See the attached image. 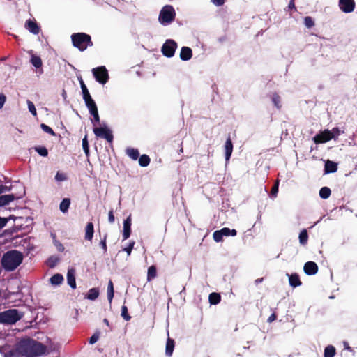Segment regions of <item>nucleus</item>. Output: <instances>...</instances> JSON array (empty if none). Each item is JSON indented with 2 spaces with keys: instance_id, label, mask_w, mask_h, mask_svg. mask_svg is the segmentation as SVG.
Listing matches in <instances>:
<instances>
[{
  "instance_id": "72a5a7b5",
  "label": "nucleus",
  "mask_w": 357,
  "mask_h": 357,
  "mask_svg": "<svg viewBox=\"0 0 357 357\" xmlns=\"http://www.w3.org/2000/svg\"><path fill=\"white\" fill-rule=\"evenodd\" d=\"M222 234L223 236H235L237 235V231L234 229H230L228 227H224L221 229Z\"/></svg>"
},
{
  "instance_id": "6ab92c4d",
  "label": "nucleus",
  "mask_w": 357,
  "mask_h": 357,
  "mask_svg": "<svg viewBox=\"0 0 357 357\" xmlns=\"http://www.w3.org/2000/svg\"><path fill=\"white\" fill-rule=\"evenodd\" d=\"M175 346L174 340L170 337L167 338L166 347H165V354L170 357L172 355Z\"/></svg>"
},
{
  "instance_id": "6e6552de",
  "label": "nucleus",
  "mask_w": 357,
  "mask_h": 357,
  "mask_svg": "<svg viewBox=\"0 0 357 357\" xmlns=\"http://www.w3.org/2000/svg\"><path fill=\"white\" fill-rule=\"evenodd\" d=\"M93 132L97 137L106 139L112 143L114 139L112 131L107 127H96L93 128Z\"/></svg>"
},
{
  "instance_id": "de8ad7c7",
  "label": "nucleus",
  "mask_w": 357,
  "mask_h": 357,
  "mask_svg": "<svg viewBox=\"0 0 357 357\" xmlns=\"http://www.w3.org/2000/svg\"><path fill=\"white\" fill-rule=\"evenodd\" d=\"M59 261V258L56 257L52 256L48 259V265L50 267H54Z\"/></svg>"
},
{
  "instance_id": "2f4dec72",
  "label": "nucleus",
  "mask_w": 357,
  "mask_h": 357,
  "mask_svg": "<svg viewBox=\"0 0 357 357\" xmlns=\"http://www.w3.org/2000/svg\"><path fill=\"white\" fill-rule=\"evenodd\" d=\"M331 194V190L328 187H322L319 190V196L322 199H328Z\"/></svg>"
},
{
  "instance_id": "c9c22d12",
  "label": "nucleus",
  "mask_w": 357,
  "mask_h": 357,
  "mask_svg": "<svg viewBox=\"0 0 357 357\" xmlns=\"http://www.w3.org/2000/svg\"><path fill=\"white\" fill-rule=\"evenodd\" d=\"M272 102L274 104V105L278 108L280 109L281 105V98L280 96L277 93H274L272 96Z\"/></svg>"
},
{
  "instance_id": "9d476101",
  "label": "nucleus",
  "mask_w": 357,
  "mask_h": 357,
  "mask_svg": "<svg viewBox=\"0 0 357 357\" xmlns=\"http://www.w3.org/2000/svg\"><path fill=\"white\" fill-rule=\"evenodd\" d=\"M340 8L344 13H351L355 8L354 0H339Z\"/></svg>"
},
{
  "instance_id": "c756f323",
  "label": "nucleus",
  "mask_w": 357,
  "mask_h": 357,
  "mask_svg": "<svg viewBox=\"0 0 357 357\" xmlns=\"http://www.w3.org/2000/svg\"><path fill=\"white\" fill-rule=\"evenodd\" d=\"M139 158V164L142 167H147L151 162V159L148 155L143 154Z\"/></svg>"
},
{
  "instance_id": "8fccbe9b",
  "label": "nucleus",
  "mask_w": 357,
  "mask_h": 357,
  "mask_svg": "<svg viewBox=\"0 0 357 357\" xmlns=\"http://www.w3.org/2000/svg\"><path fill=\"white\" fill-rule=\"evenodd\" d=\"M135 244V242L134 241H130L128 244V245L123 248V251L126 252L128 255H130L131 254V252L134 248V245Z\"/></svg>"
},
{
  "instance_id": "393cba45",
  "label": "nucleus",
  "mask_w": 357,
  "mask_h": 357,
  "mask_svg": "<svg viewBox=\"0 0 357 357\" xmlns=\"http://www.w3.org/2000/svg\"><path fill=\"white\" fill-rule=\"evenodd\" d=\"M209 303L211 305H217L221 301V296L218 293L213 292L208 296Z\"/></svg>"
},
{
  "instance_id": "4d7b16f0",
  "label": "nucleus",
  "mask_w": 357,
  "mask_h": 357,
  "mask_svg": "<svg viewBox=\"0 0 357 357\" xmlns=\"http://www.w3.org/2000/svg\"><path fill=\"white\" fill-rule=\"evenodd\" d=\"M216 6H221L225 3V0H211Z\"/></svg>"
},
{
  "instance_id": "13d9d810",
  "label": "nucleus",
  "mask_w": 357,
  "mask_h": 357,
  "mask_svg": "<svg viewBox=\"0 0 357 357\" xmlns=\"http://www.w3.org/2000/svg\"><path fill=\"white\" fill-rule=\"evenodd\" d=\"M333 133V139H335V136H339L340 134V131L338 128H334L331 130Z\"/></svg>"
},
{
  "instance_id": "864d4df0",
  "label": "nucleus",
  "mask_w": 357,
  "mask_h": 357,
  "mask_svg": "<svg viewBox=\"0 0 357 357\" xmlns=\"http://www.w3.org/2000/svg\"><path fill=\"white\" fill-rule=\"evenodd\" d=\"M278 192V184L276 183L275 184L272 188H271V195L273 197H275L277 193Z\"/></svg>"
},
{
  "instance_id": "bb28decb",
  "label": "nucleus",
  "mask_w": 357,
  "mask_h": 357,
  "mask_svg": "<svg viewBox=\"0 0 357 357\" xmlns=\"http://www.w3.org/2000/svg\"><path fill=\"white\" fill-rule=\"evenodd\" d=\"M298 238H299V243L301 245H305L307 243L308 234H307V231L305 229H303L300 232Z\"/></svg>"
},
{
  "instance_id": "79ce46f5",
  "label": "nucleus",
  "mask_w": 357,
  "mask_h": 357,
  "mask_svg": "<svg viewBox=\"0 0 357 357\" xmlns=\"http://www.w3.org/2000/svg\"><path fill=\"white\" fill-rule=\"evenodd\" d=\"M53 238H54V245L56 247V250L59 252H63L65 248H64V246L63 245V244L60 241H59L56 239L55 235H53Z\"/></svg>"
},
{
  "instance_id": "9b49d317",
  "label": "nucleus",
  "mask_w": 357,
  "mask_h": 357,
  "mask_svg": "<svg viewBox=\"0 0 357 357\" xmlns=\"http://www.w3.org/2000/svg\"><path fill=\"white\" fill-rule=\"evenodd\" d=\"M319 270L317 264L314 261H307L304 264L303 271L306 275H315Z\"/></svg>"
},
{
  "instance_id": "bf43d9fd",
  "label": "nucleus",
  "mask_w": 357,
  "mask_h": 357,
  "mask_svg": "<svg viewBox=\"0 0 357 357\" xmlns=\"http://www.w3.org/2000/svg\"><path fill=\"white\" fill-rule=\"evenodd\" d=\"M7 222L8 220L6 218L0 217V229L5 227Z\"/></svg>"
},
{
  "instance_id": "3c124183",
  "label": "nucleus",
  "mask_w": 357,
  "mask_h": 357,
  "mask_svg": "<svg viewBox=\"0 0 357 357\" xmlns=\"http://www.w3.org/2000/svg\"><path fill=\"white\" fill-rule=\"evenodd\" d=\"M55 179L57 181H64L67 179V176L64 173L57 172V173L55 176Z\"/></svg>"
},
{
  "instance_id": "4c0bfd02",
  "label": "nucleus",
  "mask_w": 357,
  "mask_h": 357,
  "mask_svg": "<svg viewBox=\"0 0 357 357\" xmlns=\"http://www.w3.org/2000/svg\"><path fill=\"white\" fill-rule=\"evenodd\" d=\"M121 317L125 319L126 321H129L131 319V317L128 314V307L126 305H123L121 307Z\"/></svg>"
},
{
  "instance_id": "aec40b11",
  "label": "nucleus",
  "mask_w": 357,
  "mask_h": 357,
  "mask_svg": "<svg viewBox=\"0 0 357 357\" xmlns=\"http://www.w3.org/2000/svg\"><path fill=\"white\" fill-rule=\"evenodd\" d=\"M126 153L133 160H137L139 157V152L138 149L132 147H128L126 149Z\"/></svg>"
},
{
  "instance_id": "423d86ee",
  "label": "nucleus",
  "mask_w": 357,
  "mask_h": 357,
  "mask_svg": "<svg viewBox=\"0 0 357 357\" xmlns=\"http://www.w3.org/2000/svg\"><path fill=\"white\" fill-rule=\"evenodd\" d=\"M93 75L96 80L100 84H105L109 80V74L105 66H99L92 69Z\"/></svg>"
},
{
  "instance_id": "f03ea898",
  "label": "nucleus",
  "mask_w": 357,
  "mask_h": 357,
  "mask_svg": "<svg viewBox=\"0 0 357 357\" xmlns=\"http://www.w3.org/2000/svg\"><path fill=\"white\" fill-rule=\"evenodd\" d=\"M23 255L17 250H10L3 254L1 259L2 267L7 271H13L22 262Z\"/></svg>"
},
{
  "instance_id": "a878e982",
  "label": "nucleus",
  "mask_w": 357,
  "mask_h": 357,
  "mask_svg": "<svg viewBox=\"0 0 357 357\" xmlns=\"http://www.w3.org/2000/svg\"><path fill=\"white\" fill-rule=\"evenodd\" d=\"M63 281V277L60 273L54 274L50 278V282L52 285H59Z\"/></svg>"
},
{
  "instance_id": "37998d69",
  "label": "nucleus",
  "mask_w": 357,
  "mask_h": 357,
  "mask_svg": "<svg viewBox=\"0 0 357 357\" xmlns=\"http://www.w3.org/2000/svg\"><path fill=\"white\" fill-rule=\"evenodd\" d=\"M82 148L86 155L89 154V146L86 135L82 139Z\"/></svg>"
},
{
  "instance_id": "7c9ffc66",
  "label": "nucleus",
  "mask_w": 357,
  "mask_h": 357,
  "mask_svg": "<svg viewBox=\"0 0 357 357\" xmlns=\"http://www.w3.org/2000/svg\"><path fill=\"white\" fill-rule=\"evenodd\" d=\"M99 296V290L97 288H91L89 289L86 298L89 300L94 301Z\"/></svg>"
},
{
  "instance_id": "c85d7f7f",
  "label": "nucleus",
  "mask_w": 357,
  "mask_h": 357,
  "mask_svg": "<svg viewBox=\"0 0 357 357\" xmlns=\"http://www.w3.org/2000/svg\"><path fill=\"white\" fill-rule=\"evenodd\" d=\"M114 295V284L112 281L110 280L108 282L107 286V298L109 303H112V299Z\"/></svg>"
},
{
  "instance_id": "473e14b6",
  "label": "nucleus",
  "mask_w": 357,
  "mask_h": 357,
  "mask_svg": "<svg viewBox=\"0 0 357 357\" xmlns=\"http://www.w3.org/2000/svg\"><path fill=\"white\" fill-rule=\"evenodd\" d=\"M31 63L34 67L37 68H40L43 65L40 57L36 55H32L31 58Z\"/></svg>"
},
{
  "instance_id": "0eeeda50",
  "label": "nucleus",
  "mask_w": 357,
  "mask_h": 357,
  "mask_svg": "<svg viewBox=\"0 0 357 357\" xmlns=\"http://www.w3.org/2000/svg\"><path fill=\"white\" fill-rule=\"evenodd\" d=\"M176 48L177 43L172 39H168L163 44L161 51L164 56L170 58L174 55Z\"/></svg>"
},
{
  "instance_id": "a19ab883",
  "label": "nucleus",
  "mask_w": 357,
  "mask_h": 357,
  "mask_svg": "<svg viewBox=\"0 0 357 357\" xmlns=\"http://www.w3.org/2000/svg\"><path fill=\"white\" fill-rule=\"evenodd\" d=\"M213 237L214 241L217 243L222 241L223 235L222 234L221 229L214 231V233L213 234Z\"/></svg>"
},
{
  "instance_id": "0e129e2a",
  "label": "nucleus",
  "mask_w": 357,
  "mask_h": 357,
  "mask_svg": "<svg viewBox=\"0 0 357 357\" xmlns=\"http://www.w3.org/2000/svg\"><path fill=\"white\" fill-rule=\"evenodd\" d=\"M4 186L2 185H0V194L3 192Z\"/></svg>"
},
{
  "instance_id": "20e7f679",
  "label": "nucleus",
  "mask_w": 357,
  "mask_h": 357,
  "mask_svg": "<svg viewBox=\"0 0 357 357\" xmlns=\"http://www.w3.org/2000/svg\"><path fill=\"white\" fill-rule=\"evenodd\" d=\"M24 314L17 309H9L0 312V323L13 325L20 320Z\"/></svg>"
},
{
  "instance_id": "f8f14e48",
  "label": "nucleus",
  "mask_w": 357,
  "mask_h": 357,
  "mask_svg": "<svg viewBox=\"0 0 357 357\" xmlns=\"http://www.w3.org/2000/svg\"><path fill=\"white\" fill-rule=\"evenodd\" d=\"M131 215L123 221V239H128L131 234Z\"/></svg>"
},
{
  "instance_id": "c03bdc74",
  "label": "nucleus",
  "mask_w": 357,
  "mask_h": 357,
  "mask_svg": "<svg viewBox=\"0 0 357 357\" xmlns=\"http://www.w3.org/2000/svg\"><path fill=\"white\" fill-rule=\"evenodd\" d=\"M304 24L307 28H312L314 26V22L310 16H307L304 18Z\"/></svg>"
},
{
  "instance_id": "a211bd4d",
  "label": "nucleus",
  "mask_w": 357,
  "mask_h": 357,
  "mask_svg": "<svg viewBox=\"0 0 357 357\" xmlns=\"http://www.w3.org/2000/svg\"><path fill=\"white\" fill-rule=\"evenodd\" d=\"M94 233V226L92 222H88L85 228L84 238L87 241H91Z\"/></svg>"
},
{
  "instance_id": "b1692460",
  "label": "nucleus",
  "mask_w": 357,
  "mask_h": 357,
  "mask_svg": "<svg viewBox=\"0 0 357 357\" xmlns=\"http://www.w3.org/2000/svg\"><path fill=\"white\" fill-rule=\"evenodd\" d=\"M156 276H157L156 266L154 265L149 266L148 268V271H147V281L151 282L154 278H155Z\"/></svg>"
},
{
  "instance_id": "ea45409f",
  "label": "nucleus",
  "mask_w": 357,
  "mask_h": 357,
  "mask_svg": "<svg viewBox=\"0 0 357 357\" xmlns=\"http://www.w3.org/2000/svg\"><path fill=\"white\" fill-rule=\"evenodd\" d=\"M35 150L41 156L46 157L48 155V151L45 146L36 147Z\"/></svg>"
},
{
  "instance_id": "680f3d73",
  "label": "nucleus",
  "mask_w": 357,
  "mask_h": 357,
  "mask_svg": "<svg viewBox=\"0 0 357 357\" xmlns=\"http://www.w3.org/2000/svg\"><path fill=\"white\" fill-rule=\"evenodd\" d=\"M277 319V315L275 313H273L271 314V316L268 318V322L271 323L273 321H275Z\"/></svg>"
},
{
  "instance_id": "5fc2aeb1",
  "label": "nucleus",
  "mask_w": 357,
  "mask_h": 357,
  "mask_svg": "<svg viewBox=\"0 0 357 357\" xmlns=\"http://www.w3.org/2000/svg\"><path fill=\"white\" fill-rule=\"evenodd\" d=\"M6 100V96L3 93H0V109H1Z\"/></svg>"
},
{
  "instance_id": "6e6d98bb",
  "label": "nucleus",
  "mask_w": 357,
  "mask_h": 357,
  "mask_svg": "<svg viewBox=\"0 0 357 357\" xmlns=\"http://www.w3.org/2000/svg\"><path fill=\"white\" fill-rule=\"evenodd\" d=\"M108 220L110 223H113L115 220L113 210H110L108 213Z\"/></svg>"
},
{
  "instance_id": "e2e57ef3",
  "label": "nucleus",
  "mask_w": 357,
  "mask_h": 357,
  "mask_svg": "<svg viewBox=\"0 0 357 357\" xmlns=\"http://www.w3.org/2000/svg\"><path fill=\"white\" fill-rule=\"evenodd\" d=\"M264 280V278H257L255 280V283L256 284H259V283L262 282Z\"/></svg>"
},
{
  "instance_id": "39448f33",
  "label": "nucleus",
  "mask_w": 357,
  "mask_h": 357,
  "mask_svg": "<svg viewBox=\"0 0 357 357\" xmlns=\"http://www.w3.org/2000/svg\"><path fill=\"white\" fill-rule=\"evenodd\" d=\"M176 13L172 6L166 5L161 9L158 20L162 24H169L175 19Z\"/></svg>"
},
{
  "instance_id": "09e8293b",
  "label": "nucleus",
  "mask_w": 357,
  "mask_h": 357,
  "mask_svg": "<svg viewBox=\"0 0 357 357\" xmlns=\"http://www.w3.org/2000/svg\"><path fill=\"white\" fill-rule=\"evenodd\" d=\"M106 241H107V234H105L103 238L100 242V245L102 248L104 254L107 253V251Z\"/></svg>"
},
{
  "instance_id": "f257e3e1",
  "label": "nucleus",
  "mask_w": 357,
  "mask_h": 357,
  "mask_svg": "<svg viewBox=\"0 0 357 357\" xmlns=\"http://www.w3.org/2000/svg\"><path fill=\"white\" fill-rule=\"evenodd\" d=\"M46 346L30 337L22 339L17 346V351L26 357H38L46 351Z\"/></svg>"
},
{
  "instance_id": "58836bf2",
  "label": "nucleus",
  "mask_w": 357,
  "mask_h": 357,
  "mask_svg": "<svg viewBox=\"0 0 357 357\" xmlns=\"http://www.w3.org/2000/svg\"><path fill=\"white\" fill-rule=\"evenodd\" d=\"M40 128H41V129H42L44 132H47V133L50 134V135H52V136H55V135H56L55 132H54V130H52L50 126H47V125H46V124H45V123H41V124H40Z\"/></svg>"
},
{
  "instance_id": "cd10ccee",
  "label": "nucleus",
  "mask_w": 357,
  "mask_h": 357,
  "mask_svg": "<svg viewBox=\"0 0 357 357\" xmlns=\"http://www.w3.org/2000/svg\"><path fill=\"white\" fill-rule=\"evenodd\" d=\"M70 205V199L69 198H64L59 205V209L63 213H66Z\"/></svg>"
},
{
  "instance_id": "1a4fd4ad",
  "label": "nucleus",
  "mask_w": 357,
  "mask_h": 357,
  "mask_svg": "<svg viewBox=\"0 0 357 357\" xmlns=\"http://www.w3.org/2000/svg\"><path fill=\"white\" fill-rule=\"evenodd\" d=\"M333 139V133L328 129L321 131L313 137L315 144H324Z\"/></svg>"
},
{
  "instance_id": "e433bc0d",
  "label": "nucleus",
  "mask_w": 357,
  "mask_h": 357,
  "mask_svg": "<svg viewBox=\"0 0 357 357\" xmlns=\"http://www.w3.org/2000/svg\"><path fill=\"white\" fill-rule=\"evenodd\" d=\"M79 82H80V86H81L82 91L83 99L91 96L89 91L82 78H80Z\"/></svg>"
},
{
  "instance_id": "4be33fe9",
  "label": "nucleus",
  "mask_w": 357,
  "mask_h": 357,
  "mask_svg": "<svg viewBox=\"0 0 357 357\" xmlns=\"http://www.w3.org/2000/svg\"><path fill=\"white\" fill-rule=\"evenodd\" d=\"M84 100L90 112L98 109L96 104L91 96L84 98Z\"/></svg>"
},
{
  "instance_id": "052dcab7",
  "label": "nucleus",
  "mask_w": 357,
  "mask_h": 357,
  "mask_svg": "<svg viewBox=\"0 0 357 357\" xmlns=\"http://www.w3.org/2000/svg\"><path fill=\"white\" fill-rule=\"evenodd\" d=\"M288 8L290 9V10H296V6H295V3H294V0H291L289 3V5H288Z\"/></svg>"
},
{
  "instance_id": "ddd939ff",
  "label": "nucleus",
  "mask_w": 357,
  "mask_h": 357,
  "mask_svg": "<svg viewBox=\"0 0 357 357\" xmlns=\"http://www.w3.org/2000/svg\"><path fill=\"white\" fill-rule=\"evenodd\" d=\"M25 28L33 34L39 33L40 29L34 20H27L25 22Z\"/></svg>"
},
{
  "instance_id": "7ed1b4c3",
  "label": "nucleus",
  "mask_w": 357,
  "mask_h": 357,
  "mask_svg": "<svg viewBox=\"0 0 357 357\" xmlns=\"http://www.w3.org/2000/svg\"><path fill=\"white\" fill-rule=\"evenodd\" d=\"M71 41L73 45L81 52H84L88 47L93 45L91 36L83 32L73 33Z\"/></svg>"
},
{
  "instance_id": "dca6fc26",
  "label": "nucleus",
  "mask_w": 357,
  "mask_h": 357,
  "mask_svg": "<svg viewBox=\"0 0 357 357\" xmlns=\"http://www.w3.org/2000/svg\"><path fill=\"white\" fill-rule=\"evenodd\" d=\"M225 160H229L231 155L232 151H233V144H232L231 139L230 138V136L228 137V138L227 139V140L225 142Z\"/></svg>"
},
{
  "instance_id": "f3484780",
  "label": "nucleus",
  "mask_w": 357,
  "mask_h": 357,
  "mask_svg": "<svg viewBox=\"0 0 357 357\" xmlns=\"http://www.w3.org/2000/svg\"><path fill=\"white\" fill-rule=\"evenodd\" d=\"M337 170V165L333 161L327 160L324 166V172L326 174L334 173Z\"/></svg>"
},
{
  "instance_id": "5701e85b",
  "label": "nucleus",
  "mask_w": 357,
  "mask_h": 357,
  "mask_svg": "<svg viewBox=\"0 0 357 357\" xmlns=\"http://www.w3.org/2000/svg\"><path fill=\"white\" fill-rule=\"evenodd\" d=\"M15 199L13 195H4L0 196V206L8 204L10 202Z\"/></svg>"
},
{
  "instance_id": "2eb2a0df",
  "label": "nucleus",
  "mask_w": 357,
  "mask_h": 357,
  "mask_svg": "<svg viewBox=\"0 0 357 357\" xmlns=\"http://www.w3.org/2000/svg\"><path fill=\"white\" fill-rule=\"evenodd\" d=\"M192 56V51L188 47H183L180 52V58L182 61H188Z\"/></svg>"
},
{
  "instance_id": "412c9836",
  "label": "nucleus",
  "mask_w": 357,
  "mask_h": 357,
  "mask_svg": "<svg viewBox=\"0 0 357 357\" xmlns=\"http://www.w3.org/2000/svg\"><path fill=\"white\" fill-rule=\"evenodd\" d=\"M67 281L68 284L73 289L76 288V281L75 277V273L73 270H69L67 273Z\"/></svg>"
},
{
  "instance_id": "49530a36",
  "label": "nucleus",
  "mask_w": 357,
  "mask_h": 357,
  "mask_svg": "<svg viewBox=\"0 0 357 357\" xmlns=\"http://www.w3.org/2000/svg\"><path fill=\"white\" fill-rule=\"evenodd\" d=\"M27 105H28V108H29V112L33 115V116H36L37 115V112H36V109L35 107V105L34 104L30 101V100H28L27 101Z\"/></svg>"
},
{
  "instance_id": "69168bd1",
  "label": "nucleus",
  "mask_w": 357,
  "mask_h": 357,
  "mask_svg": "<svg viewBox=\"0 0 357 357\" xmlns=\"http://www.w3.org/2000/svg\"><path fill=\"white\" fill-rule=\"evenodd\" d=\"M103 322H104L106 325H107V326H109V321H108V319H106V318H105V319H104Z\"/></svg>"
},
{
  "instance_id": "f704fd0d",
  "label": "nucleus",
  "mask_w": 357,
  "mask_h": 357,
  "mask_svg": "<svg viewBox=\"0 0 357 357\" xmlns=\"http://www.w3.org/2000/svg\"><path fill=\"white\" fill-rule=\"evenodd\" d=\"M335 348L332 345L327 346L324 349V357H334Z\"/></svg>"
},
{
  "instance_id": "4468645a",
  "label": "nucleus",
  "mask_w": 357,
  "mask_h": 357,
  "mask_svg": "<svg viewBox=\"0 0 357 357\" xmlns=\"http://www.w3.org/2000/svg\"><path fill=\"white\" fill-rule=\"evenodd\" d=\"M287 275L289 278V283L291 287L293 288H296L297 287H299L302 284V282L300 280V277L298 274L297 273H292L289 274L287 273Z\"/></svg>"
},
{
  "instance_id": "603ef678",
  "label": "nucleus",
  "mask_w": 357,
  "mask_h": 357,
  "mask_svg": "<svg viewBox=\"0 0 357 357\" xmlns=\"http://www.w3.org/2000/svg\"><path fill=\"white\" fill-rule=\"evenodd\" d=\"M90 114L93 116V120L95 122H96V123L100 122V116L98 114V109L95 110L94 112L93 111V112H90Z\"/></svg>"
},
{
  "instance_id": "a18cd8bd",
  "label": "nucleus",
  "mask_w": 357,
  "mask_h": 357,
  "mask_svg": "<svg viewBox=\"0 0 357 357\" xmlns=\"http://www.w3.org/2000/svg\"><path fill=\"white\" fill-rule=\"evenodd\" d=\"M100 331H96L94 333V334L89 338V344H95L99 339L100 337Z\"/></svg>"
}]
</instances>
